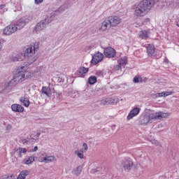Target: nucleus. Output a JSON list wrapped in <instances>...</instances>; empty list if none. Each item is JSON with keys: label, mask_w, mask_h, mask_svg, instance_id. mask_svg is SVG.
<instances>
[{"label": "nucleus", "mask_w": 179, "mask_h": 179, "mask_svg": "<svg viewBox=\"0 0 179 179\" xmlns=\"http://www.w3.org/2000/svg\"><path fill=\"white\" fill-rule=\"evenodd\" d=\"M38 50V42H34L28 45L24 55L21 52H17V53L13 54L11 57V61L13 62H17L23 61L24 58L27 59V64L29 65L36 62L37 61V57L36 56V52Z\"/></svg>", "instance_id": "1"}, {"label": "nucleus", "mask_w": 179, "mask_h": 179, "mask_svg": "<svg viewBox=\"0 0 179 179\" xmlns=\"http://www.w3.org/2000/svg\"><path fill=\"white\" fill-rule=\"evenodd\" d=\"M29 76L30 73L27 71V67L23 66H20L16 69L12 80L8 83V86L10 87L16 86L18 83H22V82L26 80Z\"/></svg>", "instance_id": "2"}, {"label": "nucleus", "mask_w": 179, "mask_h": 179, "mask_svg": "<svg viewBox=\"0 0 179 179\" xmlns=\"http://www.w3.org/2000/svg\"><path fill=\"white\" fill-rule=\"evenodd\" d=\"M153 6H155V0H143L136 7L134 16L136 17L146 16Z\"/></svg>", "instance_id": "3"}, {"label": "nucleus", "mask_w": 179, "mask_h": 179, "mask_svg": "<svg viewBox=\"0 0 179 179\" xmlns=\"http://www.w3.org/2000/svg\"><path fill=\"white\" fill-rule=\"evenodd\" d=\"M168 117L169 113L163 112L148 113L141 117L140 124L141 125H146L148 124H152V120H162V118H167Z\"/></svg>", "instance_id": "4"}, {"label": "nucleus", "mask_w": 179, "mask_h": 179, "mask_svg": "<svg viewBox=\"0 0 179 179\" xmlns=\"http://www.w3.org/2000/svg\"><path fill=\"white\" fill-rule=\"evenodd\" d=\"M53 20L52 15L46 17L44 20L36 24L34 27L35 31H41V30H44L45 27H47V25L50 24Z\"/></svg>", "instance_id": "5"}, {"label": "nucleus", "mask_w": 179, "mask_h": 179, "mask_svg": "<svg viewBox=\"0 0 179 179\" xmlns=\"http://www.w3.org/2000/svg\"><path fill=\"white\" fill-rule=\"evenodd\" d=\"M17 31V27L15 24H10L6 27L3 31V34L5 36H11L13 33H16Z\"/></svg>", "instance_id": "6"}, {"label": "nucleus", "mask_w": 179, "mask_h": 179, "mask_svg": "<svg viewBox=\"0 0 179 179\" xmlns=\"http://www.w3.org/2000/svg\"><path fill=\"white\" fill-rule=\"evenodd\" d=\"M120 167L122 170L129 172L131 171V169L134 168V162L131 159L126 160L121 164Z\"/></svg>", "instance_id": "7"}, {"label": "nucleus", "mask_w": 179, "mask_h": 179, "mask_svg": "<svg viewBox=\"0 0 179 179\" xmlns=\"http://www.w3.org/2000/svg\"><path fill=\"white\" fill-rule=\"evenodd\" d=\"M103 58H104V55L101 52H97L92 56L91 62L94 65H96V64H99V62H101V61H103Z\"/></svg>", "instance_id": "8"}, {"label": "nucleus", "mask_w": 179, "mask_h": 179, "mask_svg": "<svg viewBox=\"0 0 179 179\" xmlns=\"http://www.w3.org/2000/svg\"><path fill=\"white\" fill-rule=\"evenodd\" d=\"M108 19L109 20L112 27H115L116 26H118V24H120V23H121V22L122 21V20L118 16H110L108 17Z\"/></svg>", "instance_id": "9"}, {"label": "nucleus", "mask_w": 179, "mask_h": 179, "mask_svg": "<svg viewBox=\"0 0 179 179\" xmlns=\"http://www.w3.org/2000/svg\"><path fill=\"white\" fill-rule=\"evenodd\" d=\"M29 22H30L29 18H21L15 26H16L17 30H22Z\"/></svg>", "instance_id": "10"}, {"label": "nucleus", "mask_w": 179, "mask_h": 179, "mask_svg": "<svg viewBox=\"0 0 179 179\" xmlns=\"http://www.w3.org/2000/svg\"><path fill=\"white\" fill-rule=\"evenodd\" d=\"M104 55L106 58H114L115 57V50L111 47L104 49Z\"/></svg>", "instance_id": "11"}, {"label": "nucleus", "mask_w": 179, "mask_h": 179, "mask_svg": "<svg viewBox=\"0 0 179 179\" xmlns=\"http://www.w3.org/2000/svg\"><path fill=\"white\" fill-rule=\"evenodd\" d=\"M146 50L148 57H150L151 58H155V55H156V54L155 53L156 52V49L155 48V46H153V45L149 44L146 46Z\"/></svg>", "instance_id": "12"}, {"label": "nucleus", "mask_w": 179, "mask_h": 179, "mask_svg": "<svg viewBox=\"0 0 179 179\" xmlns=\"http://www.w3.org/2000/svg\"><path fill=\"white\" fill-rule=\"evenodd\" d=\"M141 113V109L140 108L136 107L134 109H132L129 115H127V120H132L134 117H136L138 114Z\"/></svg>", "instance_id": "13"}, {"label": "nucleus", "mask_w": 179, "mask_h": 179, "mask_svg": "<svg viewBox=\"0 0 179 179\" xmlns=\"http://www.w3.org/2000/svg\"><path fill=\"white\" fill-rule=\"evenodd\" d=\"M11 110L14 113H23L24 111V108L22 105L13 103L11 106Z\"/></svg>", "instance_id": "14"}, {"label": "nucleus", "mask_w": 179, "mask_h": 179, "mask_svg": "<svg viewBox=\"0 0 179 179\" xmlns=\"http://www.w3.org/2000/svg\"><path fill=\"white\" fill-rule=\"evenodd\" d=\"M87 72H89V69L82 66L77 70V75L80 78H85V75H86Z\"/></svg>", "instance_id": "15"}, {"label": "nucleus", "mask_w": 179, "mask_h": 179, "mask_svg": "<svg viewBox=\"0 0 179 179\" xmlns=\"http://www.w3.org/2000/svg\"><path fill=\"white\" fill-rule=\"evenodd\" d=\"M112 27V25H111V23L110 22V20H108V18H106L102 22V24H101V29L103 31H106V30H107L108 29H110V27Z\"/></svg>", "instance_id": "16"}, {"label": "nucleus", "mask_w": 179, "mask_h": 179, "mask_svg": "<svg viewBox=\"0 0 179 179\" xmlns=\"http://www.w3.org/2000/svg\"><path fill=\"white\" fill-rule=\"evenodd\" d=\"M41 94H45L47 97H51L52 93L51 92V88L49 87H43L41 90Z\"/></svg>", "instance_id": "17"}, {"label": "nucleus", "mask_w": 179, "mask_h": 179, "mask_svg": "<svg viewBox=\"0 0 179 179\" xmlns=\"http://www.w3.org/2000/svg\"><path fill=\"white\" fill-rule=\"evenodd\" d=\"M27 176H30V171L23 170L20 172L17 179H26Z\"/></svg>", "instance_id": "18"}, {"label": "nucleus", "mask_w": 179, "mask_h": 179, "mask_svg": "<svg viewBox=\"0 0 179 179\" xmlns=\"http://www.w3.org/2000/svg\"><path fill=\"white\" fill-rule=\"evenodd\" d=\"M42 163H50L52 162H57V158L54 156H46L41 161Z\"/></svg>", "instance_id": "19"}, {"label": "nucleus", "mask_w": 179, "mask_h": 179, "mask_svg": "<svg viewBox=\"0 0 179 179\" xmlns=\"http://www.w3.org/2000/svg\"><path fill=\"white\" fill-rule=\"evenodd\" d=\"M164 6H171V8H175V6H177V0H167L164 2Z\"/></svg>", "instance_id": "20"}, {"label": "nucleus", "mask_w": 179, "mask_h": 179, "mask_svg": "<svg viewBox=\"0 0 179 179\" xmlns=\"http://www.w3.org/2000/svg\"><path fill=\"white\" fill-rule=\"evenodd\" d=\"M138 36L140 38L146 40L147 38H149V32H148L146 30H142L138 33Z\"/></svg>", "instance_id": "21"}, {"label": "nucleus", "mask_w": 179, "mask_h": 179, "mask_svg": "<svg viewBox=\"0 0 179 179\" xmlns=\"http://www.w3.org/2000/svg\"><path fill=\"white\" fill-rule=\"evenodd\" d=\"M117 62H118V64L120 65V66H122V68H125V65L128 64V59L127 58V57H124L120 59L117 61Z\"/></svg>", "instance_id": "22"}, {"label": "nucleus", "mask_w": 179, "mask_h": 179, "mask_svg": "<svg viewBox=\"0 0 179 179\" xmlns=\"http://www.w3.org/2000/svg\"><path fill=\"white\" fill-rule=\"evenodd\" d=\"M20 101L24 107H29V106H30V101H29L27 96H22L20 98Z\"/></svg>", "instance_id": "23"}, {"label": "nucleus", "mask_w": 179, "mask_h": 179, "mask_svg": "<svg viewBox=\"0 0 179 179\" xmlns=\"http://www.w3.org/2000/svg\"><path fill=\"white\" fill-rule=\"evenodd\" d=\"M34 157H27L23 160V163L24 164H27V166H29V164H31V163H34Z\"/></svg>", "instance_id": "24"}, {"label": "nucleus", "mask_w": 179, "mask_h": 179, "mask_svg": "<svg viewBox=\"0 0 179 179\" xmlns=\"http://www.w3.org/2000/svg\"><path fill=\"white\" fill-rule=\"evenodd\" d=\"M173 94V92H163L161 93H157L156 96L157 97H167V96H171Z\"/></svg>", "instance_id": "25"}, {"label": "nucleus", "mask_w": 179, "mask_h": 179, "mask_svg": "<svg viewBox=\"0 0 179 179\" xmlns=\"http://www.w3.org/2000/svg\"><path fill=\"white\" fill-rule=\"evenodd\" d=\"M106 104L108 106V104H113V106L117 104L118 103V99H115L114 98H108L106 99Z\"/></svg>", "instance_id": "26"}, {"label": "nucleus", "mask_w": 179, "mask_h": 179, "mask_svg": "<svg viewBox=\"0 0 179 179\" xmlns=\"http://www.w3.org/2000/svg\"><path fill=\"white\" fill-rule=\"evenodd\" d=\"M63 12H65V6H62L54 11L53 15H59V13H63Z\"/></svg>", "instance_id": "27"}, {"label": "nucleus", "mask_w": 179, "mask_h": 179, "mask_svg": "<svg viewBox=\"0 0 179 179\" xmlns=\"http://www.w3.org/2000/svg\"><path fill=\"white\" fill-rule=\"evenodd\" d=\"M96 82H97V78L94 76H90L88 78V83L90 85H94V83H96Z\"/></svg>", "instance_id": "28"}, {"label": "nucleus", "mask_w": 179, "mask_h": 179, "mask_svg": "<svg viewBox=\"0 0 179 179\" xmlns=\"http://www.w3.org/2000/svg\"><path fill=\"white\" fill-rule=\"evenodd\" d=\"M75 155L79 157V159H83L84 155H83V150L82 149L78 150L75 151Z\"/></svg>", "instance_id": "29"}, {"label": "nucleus", "mask_w": 179, "mask_h": 179, "mask_svg": "<svg viewBox=\"0 0 179 179\" xmlns=\"http://www.w3.org/2000/svg\"><path fill=\"white\" fill-rule=\"evenodd\" d=\"M80 173H82V166H78L76 168L74 171H73V174H75L76 176H80Z\"/></svg>", "instance_id": "30"}, {"label": "nucleus", "mask_w": 179, "mask_h": 179, "mask_svg": "<svg viewBox=\"0 0 179 179\" xmlns=\"http://www.w3.org/2000/svg\"><path fill=\"white\" fill-rule=\"evenodd\" d=\"M134 83H142L143 79L141 77L136 76L133 80Z\"/></svg>", "instance_id": "31"}, {"label": "nucleus", "mask_w": 179, "mask_h": 179, "mask_svg": "<svg viewBox=\"0 0 179 179\" xmlns=\"http://www.w3.org/2000/svg\"><path fill=\"white\" fill-rule=\"evenodd\" d=\"M150 142L152 145H155V146H159L160 148H162V144H160V143H159L157 140H151Z\"/></svg>", "instance_id": "32"}, {"label": "nucleus", "mask_w": 179, "mask_h": 179, "mask_svg": "<svg viewBox=\"0 0 179 179\" xmlns=\"http://www.w3.org/2000/svg\"><path fill=\"white\" fill-rule=\"evenodd\" d=\"M20 143H22V145H27L29 141L26 138H20L19 141Z\"/></svg>", "instance_id": "33"}, {"label": "nucleus", "mask_w": 179, "mask_h": 179, "mask_svg": "<svg viewBox=\"0 0 179 179\" xmlns=\"http://www.w3.org/2000/svg\"><path fill=\"white\" fill-rule=\"evenodd\" d=\"M99 106H108L106 99L100 101Z\"/></svg>", "instance_id": "34"}, {"label": "nucleus", "mask_w": 179, "mask_h": 179, "mask_svg": "<svg viewBox=\"0 0 179 179\" xmlns=\"http://www.w3.org/2000/svg\"><path fill=\"white\" fill-rule=\"evenodd\" d=\"M114 69H115V71H120V70L122 69V67L121 65H120L118 64V65H116L114 66Z\"/></svg>", "instance_id": "35"}, {"label": "nucleus", "mask_w": 179, "mask_h": 179, "mask_svg": "<svg viewBox=\"0 0 179 179\" xmlns=\"http://www.w3.org/2000/svg\"><path fill=\"white\" fill-rule=\"evenodd\" d=\"M19 150H20V153H27V150H26V148H20Z\"/></svg>", "instance_id": "36"}, {"label": "nucleus", "mask_w": 179, "mask_h": 179, "mask_svg": "<svg viewBox=\"0 0 179 179\" xmlns=\"http://www.w3.org/2000/svg\"><path fill=\"white\" fill-rule=\"evenodd\" d=\"M96 76L103 77V72L101 71H96Z\"/></svg>", "instance_id": "37"}, {"label": "nucleus", "mask_w": 179, "mask_h": 179, "mask_svg": "<svg viewBox=\"0 0 179 179\" xmlns=\"http://www.w3.org/2000/svg\"><path fill=\"white\" fill-rule=\"evenodd\" d=\"M2 47H3V39H0V51L2 50Z\"/></svg>", "instance_id": "38"}, {"label": "nucleus", "mask_w": 179, "mask_h": 179, "mask_svg": "<svg viewBox=\"0 0 179 179\" xmlns=\"http://www.w3.org/2000/svg\"><path fill=\"white\" fill-rule=\"evenodd\" d=\"M6 128L7 131H10L12 129V124H7Z\"/></svg>", "instance_id": "39"}, {"label": "nucleus", "mask_w": 179, "mask_h": 179, "mask_svg": "<svg viewBox=\"0 0 179 179\" xmlns=\"http://www.w3.org/2000/svg\"><path fill=\"white\" fill-rule=\"evenodd\" d=\"M83 147L84 148V150H85V151L87 150V143H83Z\"/></svg>", "instance_id": "40"}, {"label": "nucleus", "mask_w": 179, "mask_h": 179, "mask_svg": "<svg viewBox=\"0 0 179 179\" xmlns=\"http://www.w3.org/2000/svg\"><path fill=\"white\" fill-rule=\"evenodd\" d=\"M43 0H35V3L36 5H38L39 3H41Z\"/></svg>", "instance_id": "41"}, {"label": "nucleus", "mask_w": 179, "mask_h": 179, "mask_svg": "<svg viewBox=\"0 0 179 179\" xmlns=\"http://www.w3.org/2000/svg\"><path fill=\"white\" fill-rule=\"evenodd\" d=\"M37 150H38V147L35 146L34 149L31 150V152H37Z\"/></svg>", "instance_id": "42"}, {"label": "nucleus", "mask_w": 179, "mask_h": 179, "mask_svg": "<svg viewBox=\"0 0 179 179\" xmlns=\"http://www.w3.org/2000/svg\"><path fill=\"white\" fill-rule=\"evenodd\" d=\"M6 6V4H1L0 5V9L2 10V9H3V8H5Z\"/></svg>", "instance_id": "43"}, {"label": "nucleus", "mask_w": 179, "mask_h": 179, "mask_svg": "<svg viewBox=\"0 0 179 179\" xmlns=\"http://www.w3.org/2000/svg\"><path fill=\"white\" fill-rule=\"evenodd\" d=\"M8 179H15V176L11 175L10 176L8 177Z\"/></svg>", "instance_id": "44"}, {"label": "nucleus", "mask_w": 179, "mask_h": 179, "mask_svg": "<svg viewBox=\"0 0 179 179\" xmlns=\"http://www.w3.org/2000/svg\"><path fill=\"white\" fill-rule=\"evenodd\" d=\"M89 3H93L95 0H87Z\"/></svg>", "instance_id": "45"}, {"label": "nucleus", "mask_w": 179, "mask_h": 179, "mask_svg": "<svg viewBox=\"0 0 179 179\" xmlns=\"http://www.w3.org/2000/svg\"><path fill=\"white\" fill-rule=\"evenodd\" d=\"M164 62H165L166 64H169V59H164Z\"/></svg>", "instance_id": "46"}, {"label": "nucleus", "mask_w": 179, "mask_h": 179, "mask_svg": "<svg viewBox=\"0 0 179 179\" xmlns=\"http://www.w3.org/2000/svg\"><path fill=\"white\" fill-rule=\"evenodd\" d=\"M18 156L19 157H22V153H20V152H19Z\"/></svg>", "instance_id": "47"}, {"label": "nucleus", "mask_w": 179, "mask_h": 179, "mask_svg": "<svg viewBox=\"0 0 179 179\" xmlns=\"http://www.w3.org/2000/svg\"><path fill=\"white\" fill-rule=\"evenodd\" d=\"M150 20L149 18L145 19V22H150Z\"/></svg>", "instance_id": "48"}, {"label": "nucleus", "mask_w": 179, "mask_h": 179, "mask_svg": "<svg viewBox=\"0 0 179 179\" xmlns=\"http://www.w3.org/2000/svg\"><path fill=\"white\" fill-rule=\"evenodd\" d=\"M59 82H64V81H62V79L60 78H59Z\"/></svg>", "instance_id": "49"}, {"label": "nucleus", "mask_w": 179, "mask_h": 179, "mask_svg": "<svg viewBox=\"0 0 179 179\" xmlns=\"http://www.w3.org/2000/svg\"><path fill=\"white\" fill-rule=\"evenodd\" d=\"M7 11H8V9L4 10V12H7Z\"/></svg>", "instance_id": "50"}, {"label": "nucleus", "mask_w": 179, "mask_h": 179, "mask_svg": "<svg viewBox=\"0 0 179 179\" xmlns=\"http://www.w3.org/2000/svg\"><path fill=\"white\" fill-rule=\"evenodd\" d=\"M177 27H179V24H177Z\"/></svg>", "instance_id": "51"}, {"label": "nucleus", "mask_w": 179, "mask_h": 179, "mask_svg": "<svg viewBox=\"0 0 179 179\" xmlns=\"http://www.w3.org/2000/svg\"><path fill=\"white\" fill-rule=\"evenodd\" d=\"M40 136V134H38V136Z\"/></svg>", "instance_id": "52"}]
</instances>
